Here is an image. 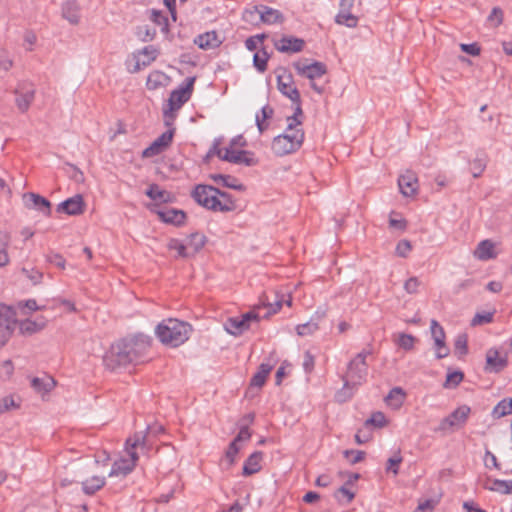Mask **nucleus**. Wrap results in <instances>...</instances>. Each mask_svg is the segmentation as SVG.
I'll return each mask as SVG.
<instances>
[{"mask_svg":"<svg viewBox=\"0 0 512 512\" xmlns=\"http://www.w3.org/2000/svg\"><path fill=\"white\" fill-rule=\"evenodd\" d=\"M511 398H505L497 403L492 410V416L495 419H499L512 413Z\"/></svg>","mask_w":512,"mask_h":512,"instance_id":"4c0bfd02","label":"nucleus"},{"mask_svg":"<svg viewBox=\"0 0 512 512\" xmlns=\"http://www.w3.org/2000/svg\"><path fill=\"white\" fill-rule=\"evenodd\" d=\"M151 211L157 214L162 222L175 226L183 225L186 219V213L176 208H160L155 206Z\"/></svg>","mask_w":512,"mask_h":512,"instance_id":"dca6fc26","label":"nucleus"},{"mask_svg":"<svg viewBox=\"0 0 512 512\" xmlns=\"http://www.w3.org/2000/svg\"><path fill=\"white\" fill-rule=\"evenodd\" d=\"M482 486L484 489L492 492H498L504 495L510 494L509 480H500L486 477L482 483Z\"/></svg>","mask_w":512,"mask_h":512,"instance_id":"c85d7f7f","label":"nucleus"},{"mask_svg":"<svg viewBox=\"0 0 512 512\" xmlns=\"http://www.w3.org/2000/svg\"><path fill=\"white\" fill-rule=\"evenodd\" d=\"M164 432V427L160 424H155L153 426H148L145 433L141 432L143 435L146 436V446L143 448L145 450H148L150 448V445L148 444V438L151 436H158Z\"/></svg>","mask_w":512,"mask_h":512,"instance_id":"603ef678","label":"nucleus"},{"mask_svg":"<svg viewBox=\"0 0 512 512\" xmlns=\"http://www.w3.org/2000/svg\"><path fill=\"white\" fill-rule=\"evenodd\" d=\"M412 246L408 240H401L398 242L396 246V254L400 257H406L407 254L411 251Z\"/></svg>","mask_w":512,"mask_h":512,"instance_id":"052dcab7","label":"nucleus"},{"mask_svg":"<svg viewBox=\"0 0 512 512\" xmlns=\"http://www.w3.org/2000/svg\"><path fill=\"white\" fill-rule=\"evenodd\" d=\"M269 56L266 51L261 50L257 51L254 54L253 62L254 66L259 72H264L267 69V62H268Z\"/></svg>","mask_w":512,"mask_h":512,"instance_id":"37998d69","label":"nucleus"},{"mask_svg":"<svg viewBox=\"0 0 512 512\" xmlns=\"http://www.w3.org/2000/svg\"><path fill=\"white\" fill-rule=\"evenodd\" d=\"M400 192L406 196H413L417 191V179L411 175H401L398 179Z\"/></svg>","mask_w":512,"mask_h":512,"instance_id":"7c9ffc66","label":"nucleus"},{"mask_svg":"<svg viewBox=\"0 0 512 512\" xmlns=\"http://www.w3.org/2000/svg\"><path fill=\"white\" fill-rule=\"evenodd\" d=\"M406 393L401 387H394L385 397V402L393 409H399L405 400Z\"/></svg>","mask_w":512,"mask_h":512,"instance_id":"f704fd0d","label":"nucleus"},{"mask_svg":"<svg viewBox=\"0 0 512 512\" xmlns=\"http://www.w3.org/2000/svg\"><path fill=\"white\" fill-rule=\"evenodd\" d=\"M58 212L68 215H79L84 211V201L82 195L78 194L66 199L57 206Z\"/></svg>","mask_w":512,"mask_h":512,"instance_id":"4be33fe9","label":"nucleus"},{"mask_svg":"<svg viewBox=\"0 0 512 512\" xmlns=\"http://www.w3.org/2000/svg\"><path fill=\"white\" fill-rule=\"evenodd\" d=\"M191 331L192 327L189 323L173 318L163 320L155 329L158 339L171 347H178L185 343Z\"/></svg>","mask_w":512,"mask_h":512,"instance_id":"f03ea898","label":"nucleus"},{"mask_svg":"<svg viewBox=\"0 0 512 512\" xmlns=\"http://www.w3.org/2000/svg\"><path fill=\"white\" fill-rule=\"evenodd\" d=\"M294 68L298 75L308 78L312 83L311 87L317 92L322 93L323 89L318 87L313 81L322 77L326 72V66L321 62H308L306 60L294 63Z\"/></svg>","mask_w":512,"mask_h":512,"instance_id":"9d476101","label":"nucleus"},{"mask_svg":"<svg viewBox=\"0 0 512 512\" xmlns=\"http://www.w3.org/2000/svg\"><path fill=\"white\" fill-rule=\"evenodd\" d=\"M106 484V478L103 476H92L81 483L84 494L92 496L102 489Z\"/></svg>","mask_w":512,"mask_h":512,"instance_id":"2f4dec72","label":"nucleus"},{"mask_svg":"<svg viewBox=\"0 0 512 512\" xmlns=\"http://www.w3.org/2000/svg\"><path fill=\"white\" fill-rule=\"evenodd\" d=\"M484 464L487 468L500 469L496 456L489 450H486L485 452Z\"/></svg>","mask_w":512,"mask_h":512,"instance_id":"69168bd1","label":"nucleus"},{"mask_svg":"<svg viewBox=\"0 0 512 512\" xmlns=\"http://www.w3.org/2000/svg\"><path fill=\"white\" fill-rule=\"evenodd\" d=\"M263 453L261 451L253 452L244 462L242 474L251 476L261 470V461Z\"/></svg>","mask_w":512,"mask_h":512,"instance_id":"bb28decb","label":"nucleus"},{"mask_svg":"<svg viewBox=\"0 0 512 512\" xmlns=\"http://www.w3.org/2000/svg\"><path fill=\"white\" fill-rule=\"evenodd\" d=\"M251 438V432L247 424H242L237 436L233 439L235 442L247 441Z\"/></svg>","mask_w":512,"mask_h":512,"instance_id":"774afa93","label":"nucleus"},{"mask_svg":"<svg viewBox=\"0 0 512 512\" xmlns=\"http://www.w3.org/2000/svg\"><path fill=\"white\" fill-rule=\"evenodd\" d=\"M371 354L370 350H362L348 364V377L353 384H361L368 373L366 357Z\"/></svg>","mask_w":512,"mask_h":512,"instance_id":"ddd939ff","label":"nucleus"},{"mask_svg":"<svg viewBox=\"0 0 512 512\" xmlns=\"http://www.w3.org/2000/svg\"><path fill=\"white\" fill-rule=\"evenodd\" d=\"M318 329V323L313 320H310L304 324H299L296 327V332L299 336H309L316 332Z\"/></svg>","mask_w":512,"mask_h":512,"instance_id":"c03bdc74","label":"nucleus"},{"mask_svg":"<svg viewBox=\"0 0 512 512\" xmlns=\"http://www.w3.org/2000/svg\"><path fill=\"white\" fill-rule=\"evenodd\" d=\"M206 243V237L200 233H192L186 242V246L188 247V252H190V257L194 256L198 253Z\"/></svg>","mask_w":512,"mask_h":512,"instance_id":"c9c22d12","label":"nucleus"},{"mask_svg":"<svg viewBox=\"0 0 512 512\" xmlns=\"http://www.w3.org/2000/svg\"><path fill=\"white\" fill-rule=\"evenodd\" d=\"M402 462V457L398 453V455H395L394 457H391L387 461V471L393 472L394 475H397L399 472V464Z\"/></svg>","mask_w":512,"mask_h":512,"instance_id":"13d9d810","label":"nucleus"},{"mask_svg":"<svg viewBox=\"0 0 512 512\" xmlns=\"http://www.w3.org/2000/svg\"><path fill=\"white\" fill-rule=\"evenodd\" d=\"M260 318L259 312L253 309L240 317L228 318L224 324V328L229 334L238 336L250 328L252 321L257 322Z\"/></svg>","mask_w":512,"mask_h":512,"instance_id":"f8f14e48","label":"nucleus"},{"mask_svg":"<svg viewBox=\"0 0 512 512\" xmlns=\"http://www.w3.org/2000/svg\"><path fill=\"white\" fill-rule=\"evenodd\" d=\"M219 189L211 185L198 184L191 192V197L199 205L215 211V205L218 203Z\"/></svg>","mask_w":512,"mask_h":512,"instance_id":"9b49d317","label":"nucleus"},{"mask_svg":"<svg viewBox=\"0 0 512 512\" xmlns=\"http://www.w3.org/2000/svg\"><path fill=\"white\" fill-rule=\"evenodd\" d=\"M168 248L170 250H176L179 257H190V252H188V247L186 246V243L183 244L178 239H170V241L168 242Z\"/></svg>","mask_w":512,"mask_h":512,"instance_id":"49530a36","label":"nucleus"},{"mask_svg":"<svg viewBox=\"0 0 512 512\" xmlns=\"http://www.w3.org/2000/svg\"><path fill=\"white\" fill-rule=\"evenodd\" d=\"M508 365L507 357H500L497 349L490 348L486 353V367L488 372L498 373Z\"/></svg>","mask_w":512,"mask_h":512,"instance_id":"b1692460","label":"nucleus"},{"mask_svg":"<svg viewBox=\"0 0 512 512\" xmlns=\"http://www.w3.org/2000/svg\"><path fill=\"white\" fill-rule=\"evenodd\" d=\"M194 42L199 48L208 50L218 47L222 41L215 31H209L199 35Z\"/></svg>","mask_w":512,"mask_h":512,"instance_id":"cd10ccee","label":"nucleus"},{"mask_svg":"<svg viewBox=\"0 0 512 512\" xmlns=\"http://www.w3.org/2000/svg\"><path fill=\"white\" fill-rule=\"evenodd\" d=\"M46 259L49 263L55 265L56 267L60 268V269H64L65 268V259L64 257L61 255V254H58V253H49L47 256H46Z\"/></svg>","mask_w":512,"mask_h":512,"instance_id":"4d7b16f0","label":"nucleus"},{"mask_svg":"<svg viewBox=\"0 0 512 512\" xmlns=\"http://www.w3.org/2000/svg\"><path fill=\"white\" fill-rule=\"evenodd\" d=\"M211 179L221 184L224 187L231 188L237 191H245L246 187L244 184L240 183L238 179L231 175H224V174H212Z\"/></svg>","mask_w":512,"mask_h":512,"instance_id":"c756f323","label":"nucleus"},{"mask_svg":"<svg viewBox=\"0 0 512 512\" xmlns=\"http://www.w3.org/2000/svg\"><path fill=\"white\" fill-rule=\"evenodd\" d=\"M277 85L279 91L289 98L293 103L297 105L295 114L293 117V122L288 124V128H294L295 126L301 125L302 121L299 119L302 117L303 113L299 106L300 103V94L297 88L294 85L293 78L291 74L287 72H283L277 76Z\"/></svg>","mask_w":512,"mask_h":512,"instance_id":"39448f33","label":"nucleus"},{"mask_svg":"<svg viewBox=\"0 0 512 512\" xmlns=\"http://www.w3.org/2000/svg\"><path fill=\"white\" fill-rule=\"evenodd\" d=\"M14 372V365L11 360H5L0 365V377L9 379Z\"/></svg>","mask_w":512,"mask_h":512,"instance_id":"5fc2aeb1","label":"nucleus"},{"mask_svg":"<svg viewBox=\"0 0 512 512\" xmlns=\"http://www.w3.org/2000/svg\"><path fill=\"white\" fill-rule=\"evenodd\" d=\"M20 330L24 334H32V333L38 331L39 327L36 322L26 320V321H22L20 323Z\"/></svg>","mask_w":512,"mask_h":512,"instance_id":"0e129e2a","label":"nucleus"},{"mask_svg":"<svg viewBox=\"0 0 512 512\" xmlns=\"http://www.w3.org/2000/svg\"><path fill=\"white\" fill-rule=\"evenodd\" d=\"M273 369V365L269 363H261L258 367L257 372L252 376L250 380V386L251 387H257L261 388L270 374V372Z\"/></svg>","mask_w":512,"mask_h":512,"instance_id":"473e14b6","label":"nucleus"},{"mask_svg":"<svg viewBox=\"0 0 512 512\" xmlns=\"http://www.w3.org/2000/svg\"><path fill=\"white\" fill-rule=\"evenodd\" d=\"M283 303H284V295H279L278 293H275L273 302H269L268 296L264 295L261 298V304L258 305L255 309L257 311V310H260L261 308H267L268 309L267 312L262 316L263 318H267L270 315L277 313L281 309Z\"/></svg>","mask_w":512,"mask_h":512,"instance_id":"a878e982","label":"nucleus"},{"mask_svg":"<svg viewBox=\"0 0 512 512\" xmlns=\"http://www.w3.org/2000/svg\"><path fill=\"white\" fill-rule=\"evenodd\" d=\"M494 313L495 311L476 313L471 320V326H478L491 323L493 321Z\"/></svg>","mask_w":512,"mask_h":512,"instance_id":"8fccbe9b","label":"nucleus"},{"mask_svg":"<svg viewBox=\"0 0 512 512\" xmlns=\"http://www.w3.org/2000/svg\"><path fill=\"white\" fill-rule=\"evenodd\" d=\"M146 446V436L142 433H135L132 437H129L126 440L125 447L126 451L129 454L130 458H120L115 461L112 465V468L109 472L110 477H126L130 474L136 466V462L138 461V454L135 451L137 447L143 448Z\"/></svg>","mask_w":512,"mask_h":512,"instance_id":"7ed1b4c3","label":"nucleus"},{"mask_svg":"<svg viewBox=\"0 0 512 512\" xmlns=\"http://www.w3.org/2000/svg\"><path fill=\"white\" fill-rule=\"evenodd\" d=\"M19 405L15 403V400L11 396H6L0 400V415L9 411L10 409L18 408Z\"/></svg>","mask_w":512,"mask_h":512,"instance_id":"864d4df0","label":"nucleus"},{"mask_svg":"<svg viewBox=\"0 0 512 512\" xmlns=\"http://www.w3.org/2000/svg\"><path fill=\"white\" fill-rule=\"evenodd\" d=\"M304 139L303 130H287L285 133L274 137L272 151L277 156H285L295 152Z\"/></svg>","mask_w":512,"mask_h":512,"instance_id":"423d86ee","label":"nucleus"},{"mask_svg":"<svg viewBox=\"0 0 512 512\" xmlns=\"http://www.w3.org/2000/svg\"><path fill=\"white\" fill-rule=\"evenodd\" d=\"M415 342L416 338L413 335L400 333L396 344L405 351H411L414 349Z\"/></svg>","mask_w":512,"mask_h":512,"instance_id":"a19ab883","label":"nucleus"},{"mask_svg":"<svg viewBox=\"0 0 512 512\" xmlns=\"http://www.w3.org/2000/svg\"><path fill=\"white\" fill-rule=\"evenodd\" d=\"M374 426L376 428H383L387 425L385 414L381 411L372 413L371 417L365 421V426Z\"/></svg>","mask_w":512,"mask_h":512,"instance_id":"79ce46f5","label":"nucleus"},{"mask_svg":"<svg viewBox=\"0 0 512 512\" xmlns=\"http://www.w3.org/2000/svg\"><path fill=\"white\" fill-rule=\"evenodd\" d=\"M146 195L152 200H159L161 202H167L169 200V193L165 190H161L157 184H151L146 190Z\"/></svg>","mask_w":512,"mask_h":512,"instance_id":"ea45409f","label":"nucleus"},{"mask_svg":"<svg viewBox=\"0 0 512 512\" xmlns=\"http://www.w3.org/2000/svg\"><path fill=\"white\" fill-rule=\"evenodd\" d=\"M175 130H165L142 152V157L152 158L165 152L172 144Z\"/></svg>","mask_w":512,"mask_h":512,"instance_id":"2eb2a0df","label":"nucleus"},{"mask_svg":"<svg viewBox=\"0 0 512 512\" xmlns=\"http://www.w3.org/2000/svg\"><path fill=\"white\" fill-rule=\"evenodd\" d=\"M455 353L459 356L466 355L468 353V339L466 334H459L454 342Z\"/></svg>","mask_w":512,"mask_h":512,"instance_id":"a18cd8bd","label":"nucleus"},{"mask_svg":"<svg viewBox=\"0 0 512 512\" xmlns=\"http://www.w3.org/2000/svg\"><path fill=\"white\" fill-rule=\"evenodd\" d=\"M54 385H55V381L50 377H46V378L34 377L31 380V386L38 393L49 392L54 387Z\"/></svg>","mask_w":512,"mask_h":512,"instance_id":"e433bc0d","label":"nucleus"},{"mask_svg":"<svg viewBox=\"0 0 512 512\" xmlns=\"http://www.w3.org/2000/svg\"><path fill=\"white\" fill-rule=\"evenodd\" d=\"M218 203L219 204L215 205V211L231 212L237 208L236 202L232 195L225 191H221L220 189L218 194Z\"/></svg>","mask_w":512,"mask_h":512,"instance_id":"72a5a7b5","label":"nucleus"},{"mask_svg":"<svg viewBox=\"0 0 512 512\" xmlns=\"http://www.w3.org/2000/svg\"><path fill=\"white\" fill-rule=\"evenodd\" d=\"M272 113H273V111L271 108H269V107L262 108L260 113L256 115V123H257L258 128H263V126L265 125V120L267 118L271 117Z\"/></svg>","mask_w":512,"mask_h":512,"instance_id":"bf43d9fd","label":"nucleus"},{"mask_svg":"<svg viewBox=\"0 0 512 512\" xmlns=\"http://www.w3.org/2000/svg\"><path fill=\"white\" fill-rule=\"evenodd\" d=\"M486 158L485 157H476L471 163V172L474 178H478L482 175L486 168Z\"/></svg>","mask_w":512,"mask_h":512,"instance_id":"de8ad7c7","label":"nucleus"},{"mask_svg":"<svg viewBox=\"0 0 512 512\" xmlns=\"http://www.w3.org/2000/svg\"><path fill=\"white\" fill-rule=\"evenodd\" d=\"M314 356L311 354L310 351H306L304 353V359H303V368L306 373H311L314 369Z\"/></svg>","mask_w":512,"mask_h":512,"instance_id":"338daca9","label":"nucleus"},{"mask_svg":"<svg viewBox=\"0 0 512 512\" xmlns=\"http://www.w3.org/2000/svg\"><path fill=\"white\" fill-rule=\"evenodd\" d=\"M172 79L161 70H152L146 80V88L149 91H156L168 87Z\"/></svg>","mask_w":512,"mask_h":512,"instance_id":"aec40b11","label":"nucleus"},{"mask_svg":"<svg viewBox=\"0 0 512 512\" xmlns=\"http://www.w3.org/2000/svg\"><path fill=\"white\" fill-rule=\"evenodd\" d=\"M496 246L497 244L491 239L482 240L477 244L474 250V257L480 261L495 259L498 256Z\"/></svg>","mask_w":512,"mask_h":512,"instance_id":"412c9836","label":"nucleus"},{"mask_svg":"<svg viewBox=\"0 0 512 512\" xmlns=\"http://www.w3.org/2000/svg\"><path fill=\"white\" fill-rule=\"evenodd\" d=\"M275 48L280 52L296 53L304 47V41L292 36H284L274 42Z\"/></svg>","mask_w":512,"mask_h":512,"instance_id":"5701e85b","label":"nucleus"},{"mask_svg":"<svg viewBox=\"0 0 512 512\" xmlns=\"http://www.w3.org/2000/svg\"><path fill=\"white\" fill-rule=\"evenodd\" d=\"M158 57V51L152 46L134 52L127 60L126 67L130 73H137L150 66Z\"/></svg>","mask_w":512,"mask_h":512,"instance_id":"1a4fd4ad","label":"nucleus"},{"mask_svg":"<svg viewBox=\"0 0 512 512\" xmlns=\"http://www.w3.org/2000/svg\"><path fill=\"white\" fill-rule=\"evenodd\" d=\"M355 0H340L339 12L335 17V22L339 25H345L354 28L358 24V18L351 13Z\"/></svg>","mask_w":512,"mask_h":512,"instance_id":"f3484780","label":"nucleus"},{"mask_svg":"<svg viewBox=\"0 0 512 512\" xmlns=\"http://www.w3.org/2000/svg\"><path fill=\"white\" fill-rule=\"evenodd\" d=\"M23 201L28 209H35L45 216L51 214V203L48 199L40 196L39 194L28 192L23 195Z\"/></svg>","mask_w":512,"mask_h":512,"instance_id":"6ab92c4d","label":"nucleus"},{"mask_svg":"<svg viewBox=\"0 0 512 512\" xmlns=\"http://www.w3.org/2000/svg\"><path fill=\"white\" fill-rule=\"evenodd\" d=\"M12 60L6 50L0 49V70L8 71L12 67Z\"/></svg>","mask_w":512,"mask_h":512,"instance_id":"e2e57ef3","label":"nucleus"},{"mask_svg":"<svg viewBox=\"0 0 512 512\" xmlns=\"http://www.w3.org/2000/svg\"><path fill=\"white\" fill-rule=\"evenodd\" d=\"M194 82L195 77H188L179 88L170 93L163 116L165 125H172L175 113L190 99L194 89Z\"/></svg>","mask_w":512,"mask_h":512,"instance_id":"20e7f679","label":"nucleus"},{"mask_svg":"<svg viewBox=\"0 0 512 512\" xmlns=\"http://www.w3.org/2000/svg\"><path fill=\"white\" fill-rule=\"evenodd\" d=\"M263 23L268 25L281 24L284 21L283 14L274 8L268 6H260L255 8Z\"/></svg>","mask_w":512,"mask_h":512,"instance_id":"393cba45","label":"nucleus"},{"mask_svg":"<svg viewBox=\"0 0 512 512\" xmlns=\"http://www.w3.org/2000/svg\"><path fill=\"white\" fill-rule=\"evenodd\" d=\"M240 448L238 446V442H235V440H232V442L229 444L225 456L229 461V465L234 464L236 455L238 454Z\"/></svg>","mask_w":512,"mask_h":512,"instance_id":"6e6d98bb","label":"nucleus"},{"mask_svg":"<svg viewBox=\"0 0 512 512\" xmlns=\"http://www.w3.org/2000/svg\"><path fill=\"white\" fill-rule=\"evenodd\" d=\"M470 413L471 408L469 406H459L447 417L443 418L440 421L439 425L436 428H434V432L445 435L464 427L469 418Z\"/></svg>","mask_w":512,"mask_h":512,"instance_id":"6e6552de","label":"nucleus"},{"mask_svg":"<svg viewBox=\"0 0 512 512\" xmlns=\"http://www.w3.org/2000/svg\"><path fill=\"white\" fill-rule=\"evenodd\" d=\"M150 346L151 338L144 334L121 339L113 344L103 357L104 366L114 371L130 364L137 365L142 363Z\"/></svg>","mask_w":512,"mask_h":512,"instance_id":"f257e3e1","label":"nucleus"},{"mask_svg":"<svg viewBox=\"0 0 512 512\" xmlns=\"http://www.w3.org/2000/svg\"><path fill=\"white\" fill-rule=\"evenodd\" d=\"M464 378V374L461 371H452L447 374L446 381L444 383L445 388L457 387Z\"/></svg>","mask_w":512,"mask_h":512,"instance_id":"09e8293b","label":"nucleus"},{"mask_svg":"<svg viewBox=\"0 0 512 512\" xmlns=\"http://www.w3.org/2000/svg\"><path fill=\"white\" fill-rule=\"evenodd\" d=\"M16 327L14 310L0 304V348L4 347L11 338Z\"/></svg>","mask_w":512,"mask_h":512,"instance_id":"4468645a","label":"nucleus"},{"mask_svg":"<svg viewBox=\"0 0 512 512\" xmlns=\"http://www.w3.org/2000/svg\"><path fill=\"white\" fill-rule=\"evenodd\" d=\"M15 95V104L17 108L22 112H26L34 101L35 89L32 85L22 84L16 89Z\"/></svg>","mask_w":512,"mask_h":512,"instance_id":"a211bd4d","label":"nucleus"},{"mask_svg":"<svg viewBox=\"0 0 512 512\" xmlns=\"http://www.w3.org/2000/svg\"><path fill=\"white\" fill-rule=\"evenodd\" d=\"M9 242V234L6 232H0V267H4L9 263V255L7 253Z\"/></svg>","mask_w":512,"mask_h":512,"instance_id":"58836bf2","label":"nucleus"},{"mask_svg":"<svg viewBox=\"0 0 512 512\" xmlns=\"http://www.w3.org/2000/svg\"><path fill=\"white\" fill-rule=\"evenodd\" d=\"M219 143L216 141L213 145V148L207 154L206 158H208L212 153L217 154V156L224 161L234 163V164H244L246 166H255L258 163V160L254 157L253 153L247 150H238L232 147H225L224 149L218 148Z\"/></svg>","mask_w":512,"mask_h":512,"instance_id":"0eeeda50","label":"nucleus"},{"mask_svg":"<svg viewBox=\"0 0 512 512\" xmlns=\"http://www.w3.org/2000/svg\"><path fill=\"white\" fill-rule=\"evenodd\" d=\"M430 330H431V335H432V338L434 341L446 338L445 331H444L443 327L435 319L431 320Z\"/></svg>","mask_w":512,"mask_h":512,"instance_id":"3c124183","label":"nucleus"},{"mask_svg":"<svg viewBox=\"0 0 512 512\" xmlns=\"http://www.w3.org/2000/svg\"><path fill=\"white\" fill-rule=\"evenodd\" d=\"M419 286H420V281L417 277H410L404 283V289L409 294L416 293L418 291Z\"/></svg>","mask_w":512,"mask_h":512,"instance_id":"680f3d73","label":"nucleus"}]
</instances>
